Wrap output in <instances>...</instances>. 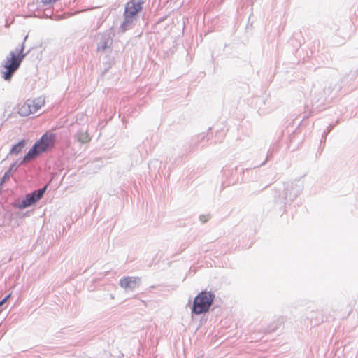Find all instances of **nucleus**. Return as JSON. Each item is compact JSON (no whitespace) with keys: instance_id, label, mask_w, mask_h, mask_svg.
<instances>
[{"instance_id":"obj_15","label":"nucleus","mask_w":358,"mask_h":358,"mask_svg":"<svg viewBox=\"0 0 358 358\" xmlns=\"http://www.w3.org/2000/svg\"><path fill=\"white\" fill-rule=\"evenodd\" d=\"M10 297V294L6 296L3 299L0 301V308L8 301V299Z\"/></svg>"},{"instance_id":"obj_22","label":"nucleus","mask_w":358,"mask_h":358,"mask_svg":"<svg viewBox=\"0 0 358 358\" xmlns=\"http://www.w3.org/2000/svg\"><path fill=\"white\" fill-rule=\"evenodd\" d=\"M112 358H115V357H112Z\"/></svg>"},{"instance_id":"obj_5","label":"nucleus","mask_w":358,"mask_h":358,"mask_svg":"<svg viewBox=\"0 0 358 358\" xmlns=\"http://www.w3.org/2000/svg\"><path fill=\"white\" fill-rule=\"evenodd\" d=\"M141 279L138 277L127 276L120 280L119 285L126 292L134 291L139 286Z\"/></svg>"},{"instance_id":"obj_11","label":"nucleus","mask_w":358,"mask_h":358,"mask_svg":"<svg viewBox=\"0 0 358 358\" xmlns=\"http://www.w3.org/2000/svg\"><path fill=\"white\" fill-rule=\"evenodd\" d=\"M56 141V134L51 131H46V150L54 146Z\"/></svg>"},{"instance_id":"obj_3","label":"nucleus","mask_w":358,"mask_h":358,"mask_svg":"<svg viewBox=\"0 0 358 358\" xmlns=\"http://www.w3.org/2000/svg\"><path fill=\"white\" fill-rule=\"evenodd\" d=\"M45 104V97H39L34 100H27L21 105L18 113L22 117L36 113Z\"/></svg>"},{"instance_id":"obj_4","label":"nucleus","mask_w":358,"mask_h":358,"mask_svg":"<svg viewBox=\"0 0 358 358\" xmlns=\"http://www.w3.org/2000/svg\"><path fill=\"white\" fill-rule=\"evenodd\" d=\"M45 194V186L42 188L34 191L30 194H27L25 196V198L20 201L18 202L17 207L20 209L26 208L29 207L36 202H38L40 199H41Z\"/></svg>"},{"instance_id":"obj_14","label":"nucleus","mask_w":358,"mask_h":358,"mask_svg":"<svg viewBox=\"0 0 358 358\" xmlns=\"http://www.w3.org/2000/svg\"><path fill=\"white\" fill-rule=\"evenodd\" d=\"M10 174H11V168H10L4 174V176H3L2 179H1V183H3L6 180H8L10 176Z\"/></svg>"},{"instance_id":"obj_12","label":"nucleus","mask_w":358,"mask_h":358,"mask_svg":"<svg viewBox=\"0 0 358 358\" xmlns=\"http://www.w3.org/2000/svg\"><path fill=\"white\" fill-rule=\"evenodd\" d=\"M77 140L82 143H85L90 141L91 138L87 131H79L76 136Z\"/></svg>"},{"instance_id":"obj_7","label":"nucleus","mask_w":358,"mask_h":358,"mask_svg":"<svg viewBox=\"0 0 358 358\" xmlns=\"http://www.w3.org/2000/svg\"><path fill=\"white\" fill-rule=\"evenodd\" d=\"M142 3V0H131L126 4L124 13L134 17L141 10Z\"/></svg>"},{"instance_id":"obj_20","label":"nucleus","mask_w":358,"mask_h":358,"mask_svg":"<svg viewBox=\"0 0 358 358\" xmlns=\"http://www.w3.org/2000/svg\"><path fill=\"white\" fill-rule=\"evenodd\" d=\"M45 16H46V18H48V14L47 13H46V14H45Z\"/></svg>"},{"instance_id":"obj_6","label":"nucleus","mask_w":358,"mask_h":358,"mask_svg":"<svg viewBox=\"0 0 358 358\" xmlns=\"http://www.w3.org/2000/svg\"><path fill=\"white\" fill-rule=\"evenodd\" d=\"M45 151V134L42 135L38 142L36 143L32 148L24 156L23 162H28L34 159L41 152Z\"/></svg>"},{"instance_id":"obj_9","label":"nucleus","mask_w":358,"mask_h":358,"mask_svg":"<svg viewBox=\"0 0 358 358\" xmlns=\"http://www.w3.org/2000/svg\"><path fill=\"white\" fill-rule=\"evenodd\" d=\"M134 17L124 13V20L120 27V29L122 33L131 27L134 24Z\"/></svg>"},{"instance_id":"obj_8","label":"nucleus","mask_w":358,"mask_h":358,"mask_svg":"<svg viewBox=\"0 0 358 358\" xmlns=\"http://www.w3.org/2000/svg\"><path fill=\"white\" fill-rule=\"evenodd\" d=\"M112 43V36L110 32L105 33L101 36L99 43L98 44V51L103 52Z\"/></svg>"},{"instance_id":"obj_13","label":"nucleus","mask_w":358,"mask_h":358,"mask_svg":"<svg viewBox=\"0 0 358 358\" xmlns=\"http://www.w3.org/2000/svg\"><path fill=\"white\" fill-rule=\"evenodd\" d=\"M25 146V141L24 140L20 141L17 144L14 145L10 150L9 155H17L20 153L23 148Z\"/></svg>"},{"instance_id":"obj_1","label":"nucleus","mask_w":358,"mask_h":358,"mask_svg":"<svg viewBox=\"0 0 358 358\" xmlns=\"http://www.w3.org/2000/svg\"><path fill=\"white\" fill-rule=\"evenodd\" d=\"M27 38V36H25L22 44L20 45L19 47L16 48L14 51L10 52L9 55L6 57L1 66V73L2 75V78L6 81H10L11 80L13 74L19 69L21 62L27 55V53H24V43Z\"/></svg>"},{"instance_id":"obj_2","label":"nucleus","mask_w":358,"mask_h":358,"mask_svg":"<svg viewBox=\"0 0 358 358\" xmlns=\"http://www.w3.org/2000/svg\"><path fill=\"white\" fill-rule=\"evenodd\" d=\"M214 299L215 295L212 292H201L194 299L192 313L195 315L206 313L210 309Z\"/></svg>"},{"instance_id":"obj_10","label":"nucleus","mask_w":358,"mask_h":358,"mask_svg":"<svg viewBox=\"0 0 358 358\" xmlns=\"http://www.w3.org/2000/svg\"><path fill=\"white\" fill-rule=\"evenodd\" d=\"M299 192V189H296L294 186H292L290 189L287 188L285 190V200L294 201L298 196Z\"/></svg>"},{"instance_id":"obj_18","label":"nucleus","mask_w":358,"mask_h":358,"mask_svg":"<svg viewBox=\"0 0 358 358\" xmlns=\"http://www.w3.org/2000/svg\"><path fill=\"white\" fill-rule=\"evenodd\" d=\"M200 220H201V222H206V220H204V217H203V216H201V217H200Z\"/></svg>"},{"instance_id":"obj_19","label":"nucleus","mask_w":358,"mask_h":358,"mask_svg":"<svg viewBox=\"0 0 358 358\" xmlns=\"http://www.w3.org/2000/svg\"><path fill=\"white\" fill-rule=\"evenodd\" d=\"M15 166V164H13L10 166V168H11V171L13 170V169H14V166Z\"/></svg>"},{"instance_id":"obj_16","label":"nucleus","mask_w":358,"mask_h":358,"mask_svg":"<svg viewBox=\"0 0 358 358\" xmlns=\"http://www.w3.org/2000/svg\"><path fill=\"white\" fill-rule=\"evenodd\" d=\"M333 126L330 125L327 127V131H324V134L322 135V138H325L326 135L332 129Z\"/></svg>"},{"instance_id":"obj_21","label":"nucleus","mask_w":358,"mask_h":358,"mask_svg":"<svg viewBox=\"0 0 358 358\" xmlns=\"http://www.w3.org/2000/svg\"><path fill=\"white\" fill-rule=\"evenodd\" d=\"M42 2H45L44 0H41Z\"/></svg>"},{"instance_id":"obj_17","label":"nucleus","mask_w":358,"mask_h":358,"mask_svg":"<svg viewBox=\"0 0 358 358\" xmlns=\"http://www.w3.org/2000/svg\"><path fill=\"white\" fill-rule=\"evenodd\" d=\"M200 220H201V222H206V220H204V217H203V216H201V217H200Z\"/></svg>"}]
</instances>
